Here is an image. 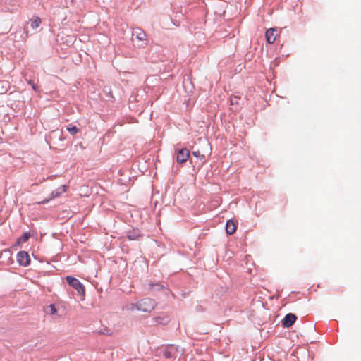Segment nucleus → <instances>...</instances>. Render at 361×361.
Listing matches in <instances>:
<instances>
[{
    "instance_id": "a211bd4d",
    "label": "nucleus",
    "mask_w": 361,
    "mask_h": 361,
    "mask_svg": "<svg viewBox=\"0 0 361 361\" xmlns=\"http://www.w3.org/2000/svg\"><path fill=\"white\" fill-rule=\"evenodd\" d=\"M49 308L51 314H55L57 312V310L54 305H50Z\"/></svg>"
},
{
    "instance_id": "2eb2a0df",
    "label": "nucleus",
    "mask_w": 361,
    "mask_h": 361,
    "mask_svg": "<svg viewBox=\"0 0 361 361\" xmlns=\"http://www.w3.org/2000/svg\"><path fill=\"white\" fill-rule=\"evenodd\" d=\"M27 83L29 85H30L32 87V89L36 91V92H39V89H38V87L35 84L34 81L33 80H27Z\"/></svg>"
},
{
    "instance_id": "dca6fc26",
    "label": "nucleus",
    "mask_w": 361,
    "mask_h": 361,
    "mask_svg": "<svg viewBox=\"0 0 361 361\" xmlns=\"http://www.w3.org/2000/svg\"><path fill=\"white\" fill-rule=\"evenodd\" d=\"M240 98L238 97H232L231 98V104L233 105V104H238V101H239Z\"/></svg>"
},
{
    "instance_id": "0eeeda50",
    "label": "nucleus",
    "mask_w": 361,
    "mask_h": 361,
    "mask_svg": "<svg viewBox=\"0 0 361 361\" xmlns=\"http://www.w3.org/2000/svg\"><path fill=\"white\" fill-rule=\"evenodd\" d=\"M276 36V30L274 28L267 30L265 34L266 39L269 44H272L275 42Z\"/></svg>"
},
{
    "instance_id": "f3484780",
    "label": "nucleus",
    "mask_w": 361,
    "mask_h": 361,
    "mask_svg": "<svg viewBox=\"0 0 361 361\" xmlns=\"http://www.w3.org/2000/svg\"><path fill=\"white\" fill-rule=\"evenodd\" d=\"M30 238V234L28 233H25L19 239V240L25 242L27 241Z\"/></svg>"
},
{
    "instance_id": "9d476101",
    "label": "nucleus",
    "mask_w": 361,
    "mask_h": 361,
    "mask_svg": "<svg viewBox=\"0 0 361 361\" xmlns=\"http://www.w3.org/2000/svg\"><path fill=\"white\" fill-rule=\"evenodd\" d=\"M133 35H135L136 38L139 40V41H143V42H145V44H147L146 43V41H147V36H146V34L144 31H142L141 29H139V28H136L134 30L133 32Z\"/></svg>"
},
{
    "instance_id": "1a4fd4ad",
    "label": "nucleus",
    "mask_w": 361,
    "mask_h": 361,
    "mask_svg": "<svg viewBox=\"0 0 361 361\" xmlns=\"http://www.w3.org/2000/svg\"><path fill=\"white\" fill-rule=\"evenodd\" d=\"M205 145V150L200 151V149L194 150L192 152L193 155L200 159V160H202L205 158V152H207L209 149V143L207 142H204Z\"/></svg>"
},
{
    "instance_id": "f03ea898",
    "label": "nucleus",
    "mask_w": 361,
    "mask_h": 361,
    "mask_svg": "<svg viewBox=\"0 0 361 361\" xmlns=\"http://www.w3.org/2000/svg\"><path fill=\"white\" fill-rule=\"evenodd\" d=\"M66 280L68 283V284L75 288L78 293L84 296L85 294V288L84 286L76 278L73 276H66Z\"/></svg>"
},
{
    "instance_id": "423d86ee",
    "label": "nucleus",
    "mask_w": 361,
    "mask_h": 361,
    "mask_svg": "<svg viewBox=\"0 0 361 361\" xmlns=\"http://www.w3.org/2000/svg\"><path fill=\"white\" fill-rule=\"evenodd\" d=\"M296 319L297 317L294 314H287L283 320V326L287 328L290 327L295 323Z\"/></svg>"
},
{
    "instance_id": "4468645a",
    "label": "nucleus",
    "mask_w": 361,
    "mask_h": 361,
    "mask_svg": "<svg viewBox=\"0 0 361 361\" xmlns=\"http://www.w3.org/2000/svg\"><path fill=\"white\" fill-rule=\"evenodd\" d=\"M66 129L71 135H75L78 132V128L73 125H69Z\"/></svg>"
},
{
    "instance_id": "7ed1b4c3",
    "label": "nucleus",
    "mask_w": 361,
    "mask_h": 361,
    "mask_svg": "<svg viewBox=\"0 0 361 361\" xmlns=\"http://www.w3.org/2000/svg\"><path fill=\"white\" fill-rule=\"evenodd\" d=\"M183 350H179L178 348L173 345L166 348L164 352V356L166 359L171 357L176 358L178 355H182Z\"/></svg>"
},
{
    "instance_id": "6ab92c4d",
    "label": "nucleus",
    "mask_w": 361,
    "mask_h": 361,
    "mask_svg": "<svg viewBox=\"0 0 361 361\" xmlns=\"http://www.w3.org/2000/svg\"><path fill=\"white\" fill-rule=\"evenodd\" d=\"M138 237V235L137 233H133V235H130L129 234L128 235V238L130 239V240H136Z\"/></svg>"
},
{
    "instance_id": "f257e3e1",
    "label": "nucleus",
    "mask_w": 361,
    "mask_h": 361,
    "mask_svg": "<svg viewBox=\"0 0 361 361\" xmlns=\"http://www.w3.org/2000/svg\"><path fill=\"white\" fill-rule=\"evenodd\" d=\"M155 306V301L147 298L140 300L137 304H132L130 309L132 310L136 309L142 312H150L154 309Z\"/></svg>"
},
{
    "instance_id": "9b49d317",
    "label": "nucleus",
    "mask_w": 361,
    "mask_h": 361,
    "mask_svg": "<svg viewBox=\"0 0 361 361\" xmlns=\"http://www.w3.org/2000/svg\"><path fill=\"white\" fill-rule=\"evenodd\" d=\"M236 231V226L234 221L228 220L226 224V231L228 235L233 234Z\"/></svg>"
},
{
    "instance_id": "39448f33",
    "label": "nucleus",
    "mask_w": 361,
    "mask_h": 361,
    "mask_svg": "<svg viewBox=\"0 0 361 361\" xmlns=\"http://www.w3.org/2000/svg\"><path fill=\"white\" fill-rule=\"evenodd\" d=\"M190 156V152L186 148H183L178 151L176 160L177 162L182 164L185 163Z\"/></svg>"
},
{
    "instance_id": "f8f14e48",
    "label": "nucleus",
    "mask_w": 361,
    "mask_h": 361,
    "mask_svg": "<svg viewBox=\"0 0 361 361\" xmlns=\"http://www.w3.org/2000/svg\"><path fill=\"white\" fill-rule=\"evenodd\" d=\"M168 318L167 317H155L152 319V321L151 322V325H155L157 324H166L168 322Z\"/></svg>"
},
{
    "instance_id": "6e6552de",
    "label": "nucleus",
    "mask_w": 361,
    "mask_h": 361,
    "mask_svg": "<svg viewBox=\"0 0 361 361\" xmlns=\"http://www.w3.org/2000/svg\"><path fill=\"white\" fill-rule=\"evenodd\" d=\"M66 190V185H62V186L59 187L55 191L52 192L51 199L56 197H59L60 195H61L62 193L65 192ZM49 200H50V198L44 200L40 202L39 203L47 202Z\"/></svg>"
},
{
    "instance_id": "20e7f679",
    "label": "nucleus",
    "mask_w": 361,
    "mask_h": 361,
    "mask_svg": "<svg viewBox=\"0 0 361 361\" xmlns=\"http://www.w3.org/2000/svg\"><path fill=\"white\" fill-rule=\"evenodd\" d=\"M17 261L20 266H28L30 263L29 254L25 251L19 252L17 255Z\"/></svg>"
},
{
    "instance_id": "ddd939ff",
    "label": "nucleus",
    "mask_w": 361,
    "mask_h": 361,
    "mask_svg": "<svg viewBox=\"0 0 361 361\" xmlns=\"http://www.w3.org/2000/svg\"><path fill=\"white\" fill-rule=\"evenodd\" d=\"M41 23V19L39 17H35L31 20V27L34 29L37 28L40 25Z\"/></svg>"
}]
</instances>
